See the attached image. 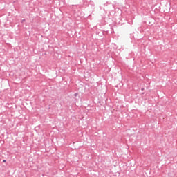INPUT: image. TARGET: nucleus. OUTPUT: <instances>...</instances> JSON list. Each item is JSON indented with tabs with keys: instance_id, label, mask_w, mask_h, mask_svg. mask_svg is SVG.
<instances>
[{
	"instance_id": "1",
	"label": "nucleus",
	"mask_w": 177,
	"mask_h": 177,
	"mask_svg": "<svg viewBox=\"0 0 177 177\" xmlns=\"http://www.w3.org/2000/svg\"><path fill=\"white\" fill-rule=\"evenodd\" d=\"M3 162H6V160H3Z\"/></svg>"
}]
</instances>
